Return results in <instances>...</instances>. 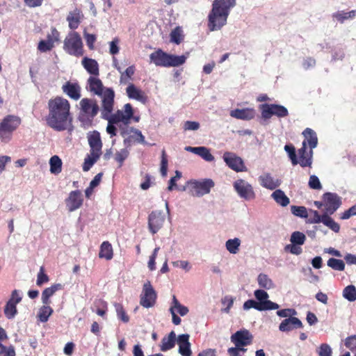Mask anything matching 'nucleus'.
Listing matches in <instances>:
<instances>
[{"label":"nucleus","mask_w":356,"mask_h":356,"mask_svg":"<svg viewBox=\"0 0 356 356\" xmlns=\"http://www.w3.org/2000/svg\"><path fill=\"white\" fill-rule=\"evenodd\" d=\"M47 107V125L58 131L67 129L72 120L70 102L63 97L56 96L49 100Z\"/></svg>","instance_id":"obj_1"},{"label":"nucleus","mask_w":356,"mask_h":356,"mask_svg":"<svg viewBox=\"0 0 356 356\" xmlns=\"http://www.w3.org/2000/svg\"><path fill=\"white\" fill-rule=\"evenodd\" d=\"M114 98V90H108L104 98L103 106L101 110L102 118L110 123L122 122L124 125H127L134 116L133 107L131 104L127 103L124 105L123 110H118L115 113H112Z\"/></svg>","instance_id":"obj_2"},{"label":"nucleus","mask_w":356,"mask_h":356,"mask_svg":"<svg viewBox=\"0 0 356 356\" xmlns=\"http://www.w3.org/2000/svg\"><path fill=\"white\" fill-rule=\"evenodd\" d=\"M236 4L235 0H215L208 15V29L210 31L220 30L227 23L230 10Z\"/></svg>","instance_id":"obj_3"},{"label":"nucleus","mask_w":356,"mask_h":356,"mask_svg":"<svg viewBox=\"0 0 356 356\" xmlns=\"http://www.w3.org/2000/svg\"><path fill=\"white\" fill-rule=\"evenodd\" d=\"M87 138L90 146V154L84 159L82 167L84 172L88 171L99 160L102 154V149L103 146L100 134L97 131L89 132Z\"/></svg>","instance_id":"obj_4"},{"label":"nucleus","mask_w":356,"mask_h":356,"mask_svg":"<svg viewBox=\"0 0 356 356\" xmlns=\"http://www.w3.org/2000/svg\"><path fill=\"white\" fill-rule=\"evenodd\" d=\"M151 62L155 64L156 66L160 67H178L183 65L186 60V57L184 55L176 56L173 54H169L164 52L161 49L152 52L149 55Z\"/></svg>","instance_id":"obj_5"},{"label":"nucleus","mask_w":356,"mask_h":356,"mask_svg":"<svg viewBox=\"0 0 356 356\" xmlns=\"http://www.w3.org/2000/svg\"><path fill=\"white\" fill-rule=\"evenodd\" d=\"M284 150L288 153V155L293 165L299 163L301 167H311L312 164L313 152L312 150H307V143L303 140L302 147L298 151L299 155V160L297 158L296 149L293 145H286Z\"/></svg>","instance_id":"obj_6"},{"label":"nucleus","mask_w":356,"mask_h":356,"mask_svg":"<svg viewBox=\"0 0 356 356\" xmlns=\"http://www.w3.org/2000/svg\"><path fill=\"white\" fill-rule=\"evenodd\" d=\"M79 120L86 126H91L95 117L97 115L99 107L95 99L83 98L80 102Z\"/></svg>","instance_id":"obj_7"},{"label":"nucleus","mask_w":356,"mask_h":356,"mask_svg":"<svg viewBox=\"0 0 356 356\" xmlns=\"http://www.w3.org/2000/svg\"><path fill=\"white\" fill-rule=\"evenodd\" d=\"M21 118L13 115L5 116L0 122V141L7 143L11 140L13 133L21 124Z\"/></svg>","instance_id":"obj_8"},{"label":"nucleus","mask_w":356,"mask_h":356,"mask_svg":"<svg viewBox=\"0 0 356 356\" xmlns=\"http://www.w3.org/2000/svg\"><path fill=\"white\" fill-rule=\"evenodd\" d=\"M63 43V49L68 54L76 57H81L84 54L83 42L77 32L70 33Z\"/></svg>","instance_id":"obj_9"},{"label":"nucleus","mask_w":356,"mask_h":356,"mask_svg":"<svg viewBox=\"0 0 356 356\" xmlns=\"http://www.w3.org/2000/svg\"><path fill=\"white\" fill-rule=\"evenodd\" d=\"M259 108L261 111V118L264 120H269L273 115L277 118H285L289 115V111L286 107L276 104H262Z\"/></svg>","instance_id":"obj_10"},{"label":"nucleus","mask_w":356,"mask_h":356,"mask_svg":"<svg viewBox=\"0 0 356 356\" xmlns=\"http://www.w3.org/2000/svg\"><path fill=\"white\" fill-rule=\"evenodd\" d=\"M308 213L309 216L307 222L311 224L322 222L334 232H339L340 229L339 225L330 216L327 215L325 212L323 215H320L317 211L310 209Z\"/></svg>","instance_id":"obj_11"},{"label":"nucleus","mask_w":356,"mask_h":356,"mask_svg":"<svg viewBox=\"0 0 356 356\" xmlns=\"http://www.w3.org/2000/svg\"><path fill=\"white\" fill-rule=\"evenodd\" d=\"M157 299V293L153 288L151 282L147 281L143 286V290L140 296V305L145 308H150L155 305Z\"/></svg>","instance_id":"obj_12"},{"label":"nucleus","mask_w":356,"mask_h":356,"mask_svg":"<svg viewBox=\"0 0 356 356\" xmlns=\"http://www.w3.org/2000/svg\"><path fill=\"white\" fill-rule=\"evenodd\" d=\"M191 193L193 196L201 197L210 192L211 188L214 186V182L211 179H206L203 181H194L191 183Z\"/></svg>","instance_id":"obj_13"},{"label":"nucleus","mask_w":356,"mask_h":356,"mask_svg":"<svg viewBox=\"0 0 356 356\" xmlns=\"http://www.w3.org/2000/svg\"><path fill=\"white\" fill-rule=\"evenodd\" d=\"M88 90L95 95L99 96L102 98V107L103 106L104 98L108 90H113L110 88H104L102 81L95 77L90 76L87 81Z\"/></svg>","instance_id":"obj_14"},{"label":"nucleus","mask_w":356,"mask_h":356,"mask_svg":"<svg viewBox=\"0 0 356 356\" xmlns=\"http://www.w3.org/2000/svg\"><path fill=\"white\" fill-rule=\"evenodd\" d=\"M234 188L238 195L246 200L255 198L252 186L243 179H238L234 183Z\"/></svg>","instance_id":"obj_15"},{"label":"nucleus","mask_w":356,"mask_h":356,"mask_svg":"<svg viewBox=\"0 0 356 356\" xmlns=\"http://www.w3.org/2000/svg\"><path fill=\"white\" fill-rule=\"evenodd\" d=\"M323 200L325 206V213L330 216L341 206V200L336 193H326L323 195Z\"/></svg>","instance_id":"obj_16"},{"label":"nucleus","mask_w":356,"mask_h":356,"mask_svg":"<svg viewBox=\"0 0 356 356\" xmlns=\"http://www.w3.org/2000/svg\"><path fill=\"white\" fill-rule=\"evenodd\" d=\"M223 160L227 165L236 172L244 171L245 166L242 159L236 154L225 152L223 154Z\"/></svg>","instance_id":"obj_17"},{"label":"nucleus","mask_w":356,"mask_h":356,"mask_svg":"<svg viewBox=\"0 0 356 356\" xmlns=\"http://www.w3.org/2000/svg\"><path fill=\"white\" fill-rule=\"evenodd\" d=\"M230 339L236 346H247L252 343L253 336L249 330L243 329L236 332Z\"/></svg>","instance_id":"obj_18"},{"label":"nucleus","mask_w":356,"mask_h":356,"mask_svg":"<svg viewBox=\"0 0 356 356\" xmlns=\"http://www.w3.org/2000/svg\"><path fill=\"white\" fill-rule=\"evenodd\" d=\"M83 202L81 192L79 190L71 191L67 198L65 199V204L67 210L70 212L79 209Z\"/></svg>","instance_id":"obj_19"},{"label":"nucleus","mask_w":356,"mask_h":356,"mask_svg":"<svg viewBox=\"0 0 356 356\" xmlns=\"http://www.w3.org/2000/svg\"><path fill=\"white\" fill-rule=\"evenodd\" d=\"M279 307V305L273 302H259L254 300H248L243 304V309L245 310L254 308L258 311H266L277 309Z\"/></svg>","instance_id":"obj_20"},{"label":"nucleus","mask_w":356,"mask_h":356,"mask_svg":"<svg viewBox=\"0 0 356 356\" xmlns=\"http://www.w3.org/2000/svg\"><path fill=\"white\" fill-rule=\"evenodd\" d=\"M165 217L161 211H154L148 218V226L152 234H156L163 226Z\"/></svg>","instance_id":"obj_21"},{"label":"nucleus","mask_w":356,"mask_h":356,"mask_svg":"<svg viewBox=\"0 0 356 356\" xmlns=\"http://www.w3.org/2000/svg\"><path fill=\"white\" fill-rule=\"evenodd\" d=\"M62 90L72 99L78 100L81 97V88L78 83L67 81L63 85Z\"/></svg>","instance_id":"obj_22"},{"label":"nucleus","mask_w":356,"mask_h":356,"mask_svg":"<svg viewBox=\"0 0 356 356\" xmlns=\"http://www.w3.org/2000/svg\"><path fill=\"white\" fill-rule=\"evenodd\" d=\"M126 92L129 99H136L143 104H146L148 101V97L145 92L138 88L134 83H129Z\"/></svg>","instance_id":"obj_23"},{"label":"nucleus","mask_w":356,"mask_h":356,"mask_svg":"<svg viewBox=\"0 0 356 356\" xmlns=\"http://www.w3.org/2000/svg\"><path fill=\"white\" fill-rule=\"evenodd\" d=\"M256 111L253 108H236L230 111V116L242 120H251L256 116Z\"/></svg>","instance_id":"obj_24"},{"label":"nucleus","mask_w":356,"mask_h":356,"mask_svg":"<svg viewBox=\"0 0 356 356\" xmlns=\"http://www.w3.org/2000/svg\"><path fill=\"white\" fill-rule=\"evenodd\" d=\"M302 321L293 316L284 319L279 325V330L281 332H290L294 329L302 328Z\"/></svg>","instance_id":"obj_25"},{"label":"nucleus","mask_w":356,"mask_h":356,"mask_svg":"<svg viewBox=\"0 0 356 356\" xmlns=\"http://www.w3.org/2000/svg\"><path fill=\"white\" fill-rule=\"evenodd\" d=\"M184 149L187 152H192L195 154L200 156L206 161H213L215 158L211 154L210 149L206 147L200 146V147H191L186 146Z\"/></svg>","instance_id":"obj_26"},{"label":"nucleus","mask_w":356,"mask_h":356,"mask_svg":"<svg viewBox=\"0 0 356 356\" xmlns=\"http://www.w3.org/2000/svg\"><path fill=\"white\" fill-rule=\"evenodd\" d=\"M177 342L179 345V353L182 356H191V343L189 342V335L182 334L178 336Z\"/></svg>","instance_id":"obj_27"},{"label":"nucleus","mask_w":356,"mask_h":356,"mask_svg":"<svg viewBox=\"0 0 356 356\" xmlns=\"http://www.w3.org/2000/svg\"><path fill=\"white\" fill-rule=\"evenodd\" d=\"M64 286L60 283L52 284L51 286L44 289L42 293V302L43 305H49L51 303L50 298L58 291L63 290Z\"/></svg>","instance_id":"obj_28"},{"label":"nucleus","mask_w":356,"mask_h":356,"mask_svg":"<svg viewBox=\"0 0 356 356\" xmlns=\"http://www.w3.org/2000/svg\"><path fill=\"white\" fill-rule=\"evenodd\" d=\"M81 64L84 69L90 74L98 76L99 74V64L95 59L83 57Z\"/></svg>","instance_id":"obj_29"},{"label":"nucleus","mask_w":356,"mask_h":356,"mask_svg":"<svg viewBox=\"0 0 356 356\" xmlns=\"http://www.w3.org/2000/svg\"><path fill=\"white\" fill-rule=\"evenodd\" d=\"M176 343V334L171 331L167 336L163 337L160 344V350L163 352L173 348Z\"/></svg>","instance_id":"obj_30"},{"label":"nucleus","mask_w":356,"mask_h":356,"mask_svg":"<svg viewBox=\"0 0 356 356\" xmlns=\"http://www.w3.org/2000/svg\"><path fill=\"white\" fill-rule=\"evenodd\" d=\"M82 15L81 11L79 8H75L73 11L70 12L67 17L69 22V27L72 30L76 29L80 23Z\"/></svg>","instance_id":"obj_31"},{"label":"nucleus","mask_w":356,"mask_h":356,"mask_svg":"<svg viewBox=\"0 0 356 356\" xmlns=\"http://www.w3.org/2000/svg\"><path fill=\"white\" fill-rule=\"evenodd\" d=\"M114 67L120 72V82L122 84H127L131 80L133 75L135 73L136 67L134 65L128 67L125 71L122 72L121 67L118 66V63H114Z\"/></svg>","instance_id":"obj_32"},{"label":"nucleus","mask_w":356,"mask_h":356,"mask_svg":"<svg viewBox=\"0 0 356 356\" xmlns=\"http://www.w3.org/2000/svg\"><path fill=\"white\" fill-rule=\"evenodd\" d=\"M302 135L305 137L304 140L306 141L307 145H308L309 147V150L313 152V149L318 145V138L316 132L310 128H306L303 131Z\"/></svg>","instance_id":"obj_33"},{"label":"nucleus","mask_w":356,"mask_h":356,"mask_svg":"<svg viewBox=\"0 0 356 356\" xmlns=\"http://www.w3.org/2000/svg\"><path fill=\"white\" fill-rule=\"evenodd\" d=\"M259 180L261 181V185L264 188H266L270 190L275 189L278 187L281 181L279 179H274L270 174H265L262 176L259 177Z\"/></svg>","instance_id":"obj_34"},{"label":"nucleus","mask_w":356,"mask_h":356,"mask_svg":"<svg viewBox=\"0 0 356 356\" xmlns=\"http://www.w3.org/2000/svg\"><path fill=\"white\" fill-rule=\"evenodd\" d=\"M22 300V298H17L15 301L8 300L4 308L5 316L8 318H13L17 314L16 305Z\"/></svg>","instance_id":"obj_35"},{"label":"nucleus","mask_w":356,"mask_h":356,"mask_svg":"<svg viewBox=\"0 0 356 356\" xmlns=\"http://www.w3.org/2000/svg\"><path fill=\"white\" fill-rule=\"evenodd\" d=\"M99 258H104L106 260H111L113 257V250L111 244L108 241H104L99 252Z\"/></svg>","instance_id":"obj_36"},{"label":"nucleus","mask_w":356,"mask_h":356,"mask_svg":"<svg viewBox=\"0 0 356 356\" xmlns=\"http://www.w3.org/2000/svg\"><path fill=\"white\" fill-rule=\"evenodd\" d=\"M274 200L282 207H286L289 202V198L280 189L275 190L271 195Z\"/></svg>","instance_id":"obj_37"},{"label":"nucleus","mask_w":356,"mask_h":356,"mask_svg":"<svg viewBox=\"0 0 356 356\" xmlns=\"http://www.w3.org/2000/svg\"><path fill=\"white\" fill-rule=\"evenodd\" d=\"M50 172L52 174L58 175L62 171V161L57 155L51 157L49 160Z\"/></svg>","instance_id":"obj_38"},{"label":"nucleus","mask_w":356,"mask_h":356,"mask_svg":"<svg viewBox=\"0 0 356 356\" xmlns=\"http://www.w3.org/2000/svg\"><path fill=\"white\" fill-rule=\"evenodd\" d=\"M53 312L54 310L49 305H44L39 309L38 318L41 322L45 323L48 321Z\"/></svg>","instance_id":"obj_39"},{"label":"nucleus","mask_w":356,"mask_h":356,"mask_svg":"<svg viewBox=\"0 0 356 356\" xmlns=\"http://www.w3.org/2000/svg\"><path fill=\"white\" fill-rule=\"evenodd\" d=\"M241 240L238 238L229 239L225 243V247L227 251L231 254H237L239 251Z\"/></svg>","instance_id":"obj_40"},{"label":"nucleus","mask_w":356,"mask_h":356,"mask_svg":"<svg viewBox=\"0 0 356 356\" xmlns=\"http://www.w3.org/2000/svg\"><path fill=\"white\" fill-rule=\"evenodd\" d=\"M257 281L261 288L270 289L274 286L273 281L266 274H259L257 278Z\"/></svg>","instance_id":"obj_41"},{"label":"nucleus","mask_w":356,"mask_h":356,"mask_svg":"<svg viewBox=\"0 0 356 356\" xmlns=\"http://www.w3.org/2000/svg\"><path fill=\"white\" fill-rule=\"evenodd\" d=\"M356 16V10H353L349 12L339 11L334 15V17L341 23L344 22L345 20L353 19Z\"/></svg>","instance_id":"obj_42"},{"label":"nucleus","mask_w":356,"mask_h":356,"mask_svg":"<svg viewBox=\"0 0 356 356\" xmlns=\"http://www.w3.org/2000/svg\"><path fill=\"white\" fill-rule=\"evenodd\" d=\"M170 37L171 42L179 44L184 39V35L182 33L181 29L179 26H177L176 28H175L171 31Z\"/></svg>","instance_id":"obj_43"},{"label":"nucleus","mask_w":356,"mask_h":356,"mask_svg":"<svg viewBox=\"0 0 356 356\" xmlns=\"http://www.w3.org/2000/svg\"><path fill=\"white\" fill-rule=\"evenodd\" d=\"M343 296L350 302L356 300V287L354 285H348L343 290Z\"/></svg>","instance_id":"obj_44"},{"label":"nucleus","mask_w":356,"mask_h":356,"mask_svg":"<svg viewBox=\"0 0 356 356\" xmlns=\"http://www.w3.org/2000/svg\"><path fill=\"white\" fill-rule=\"evenodd\" d=\"M327 264L329 267L335 270L343 271L345 269V264L343 260L335 258L328 259Z\"/></svg>","instance_id":"obj_45"},{"label":"nucleus","mask_w":356,"mask_h":356,"mask_svg":"<svg viewBox=\"0 0 356 356\" xmlns=\"http://www.w3.org/2000/svg\"><path fill=\"white\" fill-rule=\"evenodd\" d=\"M114 307L115 308L118 318L124 323H128L129 321V316L126 313L123 305L120 303H115Z\"/></svg>","instance_id":"obj_46"},{"label":"nucleus","mask_w":356,"mask_h":356,"mask_svg":"<svg viewBox=\"0 0 356 356\" xmlns=\"http://www.w3.org/2000/svg\"><path fill=\"white\" fill-rule=\"evenodd\" d=\"M305 235L303 233L298 231L292 233L290 239L291 242L293 244L298 245H303L305 243Z\"/></svg>","instance_id":"obj_47"},{"label":"nucleus","mask_w":356,"mask_h":356,"mask_svg":"<svg viewBox=\"0 0 356 356\" xmlns=\"http://www.w3.org/2000/svg\"><path fill=\"white\" fill-rule=\"evenodd\" d=\"M291 213L298 217H300L302 218H308L309 213L306 209V207L302 206H291Z\"/></svg>","instance_id":"obj_48"},{"label":"nucleus","mask_w":356,"mask_h":356,"mask_svg":"<svg viewBox=\"0 0 356 356\" xmlns=\"http://www.w3.org/2000/svg\"><path fill=\"white\" fill-rule=\"evenodd\" d=\"M54 47V41L51 38L50 35L47 36V40H41L39 44L38 49L42 52H47L50 51Z\"/></svg>","instance_id":"obj_49"},{"label":"nucleus","mask_w":356,"mask_h":356,"mask_svg":"<svg viewBox=\"0 0 356 356\" xmlns=\"http://www.w3.org/2000/svg\"><path fill=\"white\" fill-rule=\"evenodd\" d=\"M172 304L173 305L172 307H173L174 309H176L177 312L181 316H185L188 314V309L186 306L181 305L175 296L172 297Z\"/></svg>","instance_id":"obj_50"},{"label":"nucleus","mask_w":356,"mask_h":356,"mask_svg":"<svg viewBox=\"0 0 356 356\" xmlns=\"http://www.w3.org/2000/svg\"><path fill=\"white\" fill-rule=\"evenodd\" d=\"M0 356H16L14 346L10 345L6 346L3 343H0Z\"/></svg>","instance_id":"obj_51"},{"label":"nucleus","mask_w":356,"mask_h":356,"mask_svg":"<svg viewBox=\"0 0 356 356\" xmlns=\"http://www.w3.org/2000/svg\"><path fill=\"white\" fill-rule=\"evenodd\" d=\"M49 281V276L44 273V267L41 266L40 268L39 273L37 275L36 284L39 286L43 284L47 283Z\"/></svg>","instance_id":"obj_52"},{"label":"nucleus","mask_w":356,"mask_h":356,"mask_svg":"<svg viewBox=\"0 0 356 356\" xmlns=\"http://www.w3.org/2000/svg\"><path fill=\"white\" fill-rule=\"evenodd\" d=\"M129 152L126 149H122L115 154V160L119 163V167H122L124 160L128 157Z\"/></svg>","instance_id":"obj_53"},{"label":"nucleus","mask_w":356,"mask_h":356,"mask_svg":"<svg viewBox=\"0 0 356 356\" xmlns=\"http://www.w3.org/2000/svg\"><path fill=\"white\" fill-rule=\"evenodd\" d=\"M168 158L167 154L165 149L162 150L161 152V168L160 171L162 176L165 177L168 171Z\"/></svg>","instance_id":"obj_54"},{"label":"nucleus","mask_w":356,"mask_h":356,"mask_svg":"<svg viewBox=\"0 0 356 356\" xmlns=\"http://www.w3.org/2000/svg\"><path fill=\"white\" fill-rule=\"evenodd\" d=\"M131 132L133 133L134 134L130 136V138L134 139L135 141H136L139 143H142V144L146 143V142L145 140V137L142 134V133L140 130L132 127V128H131Z\"/></svg>","instance_id":"obj_55"},{"label":"nucleus","mask_w":356,"mask_h":356,"mask_svg":"<svg viewBox=\"0 0 356 356\" xmlns=\"http://www.w3.org/2000/svg\"><path fill=\"white\" fill-rule=\"evenodd\" d=\"M83 35L88 47L89 48V49L93 50L95 49L94 44L97 40L96 35L95 34H90L86 32L83 33Z\"/></svg>","instance_id":"obj_56"},{"label":"nucleus","mask_w":356,"mask_h":356,"mask_svg":"<svg viewBox=\"0 0 356 356\" xmlns=\"http://www.w3.org/2000/svg\"><path fill=\"white\" fill-rule=\"evenodd\" d=\"M255 298L259 300V302H271L268 300V294L266 291L261 289H257L254 293Z\"/></svg>","instance_id":"obj_57"},{"label":"nucleus","mask_w":356,"mask_h":356,"mask_svg":"<svg viewBox=\"0 0 356 356\" xmlns=\"http://www.w3.org/2000/svg\"><path fill=\"white\" fill-rule=\"evenodd\" d=\"M309 186L310 188L320 190L322 188L319 179L316 175H311L309 180Z\"/></svg>","instance_id":"obj_58"},{"label":"nucleus","mask_w":356,"mask_h":356,"mask_svg":"<svg viewBox=\"0 0 356 356\" xmlns=\"http://www.w3.org/2000/svg\"><path fill=\"white\" fill-rule=\"evenodd\" d=\"M297 312L294 309H283L277 312V315L280 317L290 318L295 316Z\"/></svg>","instance_id":"obj_59"},{"label":"nucleus","mask_w":356,"mask_h":356,"mask_svg":"<svg viewBox=\"0 0 356 356\" xmlns=\"http://www.w3.org/2000/svg\"><path fill=\"white\" fill-rule=\"evenodd\" d=\"M318 353L319 356H331L332 349L328 344L323 343L320 346Z\"/></svg>","instance_id":"obj_60"},{"label":"nucleus","mask_w":356,"mask_h":356,"mask_svg":"<svg viewBox=\"0 0 356 356\" xmlns=\"http://www.w3.org/2000/svg\"><path fill=\"white\" fill-rule=\"evenodd\" d=\"M159 250V248H156L154 250L152 254L149 257V259L148 261V268L150 270H154L156 269V258L157 256V252Z\"/></svg>","instance_id":"obj_61"},{"label":"nucleus","mask_w":356,"mask_h":356,"mask_svg":"<svg viewBox=\"0 0 356 356\" xmlns=\"http://www.w3.org/2000/svg\"><path fill=\"white\" fill-rule=\"evenodd\" d=\"M200 128V123L195 121H186L184 124L185 131H196Z\"/></svg>","instance_id":"obj_62"},{"label":"nucleus","mask_w":356,"mask_h":356,"mask_svg":"<svg viewBox=\"0 0 356 356\" xmlns=\"http://www.w3.org/2000/svg\"><path fill=\"white\" fill-rule=\"evenodd\" d=\"M356 216V204L349 208L348 210L345 211L341 215V219L346 220L348 219L351 216Z\"/></svg>","instance_id":"obj_63"},{"label":"nucleus","mask_w":356,"mask_h":356,"mask_svg":"<svg viewBox=\"0 0 356 356\" xmlns=\"http://www.w3.org/2000/svg\"><path fill=\"white\" fill-rule=\"evenodd\" d=\"M345 346L352 350L356 349V335L347 337L345 341Z\"/></svg>","instance_id":"obj_64"}]
</instances>
